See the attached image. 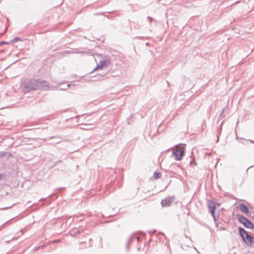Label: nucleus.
I'll list each match as a JSON object with an SVG mask.
<instances>
[{"instance_id":"f257e3e1","label":"nucleus","mask_w":254,"mask_h":254,"mask_svg":"<svg viewBox=\"0 0 254 254\" xmlns=\"http://www.w3.org/2000/svg\"><path fill=\"white\" fill-rule=\"evenodd\" d=\"M239 235L241 237L243 242L248 246H252L253 236L250 235L248 231L242 227L238 228Z\"/></svg>"},{"instance_id":"f03ea898","label":"nucleus","mask_w":254,"mask_h":254,"mask_svg":"<svg viewBox=\"0 0 254 254\" xmlns=\"http://www.w3.org/2000/svg\"><path fill=\"white\" fill-rule=\"evenodd\" d=\"M32 90L44 89L49 87L48 83L44 80H35L31 82L29 86Z\"/></svg>"},{"instance_id":"7ed1b4c3","label":"nucleus","mask_w":254,"mask_h":254,"mask_svg":"<svg viewBox=\"0 0 254 254\" xmlns=\"http://www.w3.org/2000/svg\"><path fill=\"white\" fill-rule=\"evenodd\" d=\"M237 219L238 221L242 224L246 228L254 229V224L248 218L241 214H237Z\"/></svg>"},{"instance_id":"20e7f679","label":"nucleus","mask_w":254,"mask_h":254,"mask_svg":"<svg viewBox=\"0 0 254 254\" xmlns=\"http://www.w3.org/2000/svg\"><path fill=\"white\" fill-rule=\"evenodd\" d=\"M185 150V145L180 144L174 149L173 154L176 159H181L184 156Z\"/></svg>"},{"instance_id":"39448f33","label":"nucleus","mask_w":254,"mask_h":254,"mask_svg":"<svg viewBox=\"0 0 254 254\" xmlns=\"http://www.w3.org/2000/svg\"><path fill=\"white\" fill-rule=\"evenodd\" d=\"M175 199V196H171L166 197L165 199H162L161 204L163 207L169 206L172 203L173 200Z\"/></svg>"},{"instance_id":"423d86ee","label":"nucleus","mask_w":254,"mask_h":254,"mask_svg":"<svg viewBox=\"0 0 254 254\" xmlns=\"http://www.w3.org/2000/svg\"><path fill=\"white\" fill-rule=\"evenodd\" d=\"M207 206L209 208L210 214H213V213H215V210L217 208L215 204V201L212 200H208Z\"/></svg>"},{"instance_id":"0eeeda50","label":"nucleus","mask_w":254,"mask_h":254,"mask_svg":"<svg viewBox=\"0 0 254 254\" xmlns=\"http://www.w3.org/2000/svg\"><path fill=\"white\" fill-rule=\"evenodd\" d=\"M83 231V228L82 227H79L78 228H74L70 230L69 234L72 237H75L78 235H79Z\"/></svg>"},{"instance_id":"6e6552de","label":"nucleus","mask_w":254,"mask_h":254,"mask_svg":"<svg viewBox=\"0 0 254 254\" xmlns=\"http://www.w3.org/2000/svg\"><path fill=\"white\" fill-rule=\"evenodd\" d=\"M239 208L242 212L245 214H248L249 212L248 206L244 203H240L239 204Z\"/></svg>"},{"instance_id":"1a4fd4ad","label":"nucleus","mask_w":254,"mask_h":254,"mask_svg":"<svg viewBox=\"0 0 254 254\" xmlns=\"http://www.w3.org/2000/svg\"><path fill=\"white\" fill-rule=\"evenodd\" d=\"M133 238H134V235H132L129 237V238H128V239L127 240V242L126 246V249L127 252L129 250V245H130V243L132 242V241L133 240Z\"/></svg>"},{"instance_id":"9d476101","label":"nucleus","mask_w":254,"mask_h":254,"mask_svg":"<svg viewBox=\"0 0 254 254\" xmlns=\"http://www.w3.org/2000/svg\"><path fill=\"white\" fill-rule=\"evenodd\" d=\"M161 177V174L159 172L155 171L153 173V178L155 180L159 179Z\"/></svg>"},{"instance_id":"9b49d317","label":"nucleus","mask_w":254,"mask_h":254,"mask_svg":"<svg viewBox=\"0 0 254 254\" xmlns=\"http://www.w3.org/2000/svg\"><path fill=\"white\" fill-rule=\"evenodd\" d=\"M100 64L102 67L107 66L108 64H110V61L108 60H105L103 61H101V62H100Z\"/></svg>"},{"instance_id":"f8f14e48","label":"nucleus","mask_w":254,"mask_h":254,"mask_svg":"<svg viewBox=\"0 0 254 254\" xmlns=\"http://www.w3.org/2000/svg\"><path fill=\"white\" fill-rule=\"evenodd\" d=\"M211 216H212L213 218V220L214 221V223H215V224L216 225V226H217L218 225V223L217 222V218H216V215H215V213H213V214H211ZM219 215V213L218 212L217 216H218Z\"/></svg>"},{"instance_id":"ddd939ff","label":"nucleus","mask_w":254,"mask_h":254,"mask_svg":"<svg viewBox=\"0 0 254 254\" xmlns=\"http://www.w3.org/2000/svg\"><path fill=\"white\" fill-rule=\"evenodd\" d=\"M19 41H21V40L20 39V38L16 37V38H14L13 39H12V41H11V42L15 43V42H16Z\"/></svg>"},{"instance_id":"4468645a","label":"nucleus","mask_w":254,"mask_h":254,"mask_svg":"<svg viewBox=\"0 0 254 254\" xmlns=\"http://www.w3.org/2000/svg\"><path fill=\"white\" fill-rule=\"evenodd\" d=\"M195 160H191L190 164V165H192L193 164L194 165H196V163L194 161Z\"/></svg>"},{"instance_id":"2eb2a0df","label":"nucleus","mask_w":254,"mask_h":254,"mask_svg":"<svg viewBox=\"0 0 254 254\" xmlns=\"http://www.w3.org/2000/svg\"><path fill=\"white\" fill-rule=\"evenodd\" d=\"M133 235H134V238H133V240H134V239H136L138 242H139V241H141V240H140V238H139V237H138V236H135V235H134V234H133Z\"/></svg>"},{"instance_id":"dca6fc26","label":"nucleus","mask_w":254,"mask_h":254,"mask_svg":"<svg viewBox=\"0 0 254 254\" xmlns=\"http://www.w3.org/2000/svg\"><path fill=\"white\" fill-rule=\"evenodd\" d=\"M156 232V230H153L152 231H150L148 232V233L150 234V235H152V234H153L154 233H155Z\"/></svg>"},{"instance_id":"f3484780","label":"nucleus","mask_w":254,"mask_h":254,"mask_svg":"<svg viewBox=\"0 0 254 254\" xmlns=\"http://www.w3.org/2000/svg\"><path fill=\"white\" fill-rule=\"evenodd\" d=\"M215 204L216 207H219L220 206L221 204L220 203L217 202L215 201Z\"/></svg>"},{"instance_id":"a211bd4d","label":"nucleus","mask_w":254,"mask_h":254,"mask_svg":"<svg viewBox=\"0 0 254 254\" xmlns=\"http://www.w3.org/2000/svg\"><path fill=\"white\" fill-rule=\"evenodd\" d=\"M3 177V175L2 174L0 173V180L2 179Z\"/></svg>"},{"instance_id":"6ab92c4d","label":"nucleus","mask_w":254,"mask_h":254,"mask_svg":"<svg viewBox=\"0 0 254 254\" xmlns=\"http://www.w3.org/2000/svg\"><path fill=\"white\" fill-rule=\"evenodd\" d=\"M254 244V236H253V239H252V245Z\"/></svg>"},{"instance_id":"aec40b11","label":"nucleus","mask_w":254,"mask_h":254,"mask_svg":"<svg viewBox=\"0 0 254 254\" xmlns=\"http://www.w3.org/2000/svg\"><path fill=\"white\" fill-rule=\"evenodd\" d=\"M46 199V198H41V199H40V201H42V200H43L44 199Z\"/></svg>"},{"instance_id":"412c9836","label":"nucleus","mask_w":254,"mask_h":254,"mask_svg":"<svg viewBox=\"0 0 254 254\" xmlns=\"http://www.w3.org/2000/svg\"><path fill=\"white\" fill-rule=\"evenodd\" d=\"M220 229H221V230H225V228H222V227H220Z\"/></svg>"},{"instance_id":"4be33fe9","label":"nucleus","mask_w":254,"mask_h":254,"mask_svg":"<svg viewBox=\"0 0 254 254\" xmlns=\"http://www.w3.org/2000/svg\"><path fill=\"white\" fill-rule=\"evenodd\" d=\"M217 160V161H216V163H215V165H217V164L218 163V161L219 160Z\"/></svg>"}]
</instances>
